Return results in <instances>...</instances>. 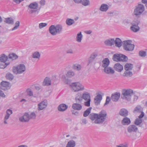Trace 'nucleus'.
I'll return each instance as SVG.
<instances>
[{"mask_svg": "<svg viewBox=\"0 0 147 147\" xmlns=\"http://www.w3.org/2000/svg\"><path fill=\"white\" fill-rule=\"evenodd\" d=\"M107 116L106 112L105 110H102L98 114H90L89 116V117L92 121L94 120V123L100 124L102 123L105 121Z\"/></svg>", "mask_w": 147, "mask_h": 147, "instance_id": "nucleus-1", "label": "nucleus"}, {"mask_svg": "<svg viewBox=\"0 0 147 147\" xmlns=\"http://www.w3.org/2000/svg\"><path fill=\"white\" fill-rule=\"evenodd\" d=\"M121 97L123 99L130 101L131 99V96L133 94L134 92L131 89H124L122 91Z\"/></svg>", "mask_w": 147, "mask_h": 147, "instance_id": "nucleus-2", "label": "nucleus"}, {"mask_svg": "<svg viewBox=\"0 0 147 147\" xmlns=\"http://www.w3.org/2000/svg\"><path fill=\"white\" fill-rule=\"evenodd\" d=\"M69 85L75 92H78L84 90V86L79 82L71 83L69 84Z\"/></svg>", "mask_w": 147, "mask_h": 147, "instance_id": "nucleus-3", "label": "nucleus"}, {"mask_svg": "<svg viewBox=\"0 0 147 147\" xmlns=\"http://www.w3.org/2000/svg\"><path fill=\"white\" fill-rule=\"evenodd\" d=\"M26 70L25 65L23 64L18 65L16 67H13V68L12 71L13 73L17 74H21L24 72Z\"/></svg>", "mask_w": 147, "mask_h": 147, "instance_id": "nucleus-4", "label": "nucleus"}, {"mask_svg": "<svg viewBox=\"0 0 147 147\" xmlns=\"http://www.w3.org/2000/svg\"><path fill=\"white\" fill-rule=\"evenodd\" d=\"M144 10V6L141 4H138L136 6L134 11V14L137 17H139Z\"/></svg>", "mask_w": 147, "mask_h": 147, "instance_id": "nucleus-5", "label": "nucleus"}, {"mask_svg": "<svg viewBox=\"0 0 147 147\" xmlns=\"http://www.w3.org/2000/svg\"><path fill=\"white\" fill-rule=\"evenodd\" d=\"M82 97L86 101L84 102V105L88 107H90L91 101L90 93L87 92H84L82 95Z\"/></svg>", "mask_w": 147, "mask_h": 147, "instance_id": "nucleus-6", "label": "nucleus"}, {"mask_svg": "<svg viewBox=\"0 0 147 147\" xmlns=\"http://www.w3.org/2000/svg\"><path fill=\"white\" fill-rule=\"evenodd\" d=\"M131 41L127 40L124 41L123 46V49L126 51H132L134 48V45L130 43Z\"/></svg>", "mask_w": 147, "mask_h": 147, "instance_id": "nucleus-7", "label": "nucleus"}, {"mask_svg": "<svg viewBox=\"0 0 147 147\" xmlns=\"http://www.w3.org/2000/svg\"><path fill=\"white\" fill-rule=\"evenodd\" d=\"M10 84L9 82L2 81L0 84V88L3 90H6L10 89Z\"/></svg>", "mask_w": 147, "mask_h": 147, "instance_id": "nucleus-8", "label": "nucleus"}, {"mask_svg": "<svg viewBox=\"0 0 147 147\" xmlns=\"http://www.w3.org/2000/svg\"><path fill=\"white\" fill-rule=\"evenodd\" d=\"M47 104L48 103L47 100H44L38 104V111H40L43 110L47 107Z\"/></svg>", "mask_w": 147, "mask_h": 147, "instance_id": "nucleus-9", "label": "nucleus"}, {"mask_svg": "<svg viewBox=\"0 0 147 147\" xmlns=\"http://www.w3.org/2000/svg\"><path fill=\"white\" fill-rule=\"evenodd\" d=\"M132 26L130 27L131 30L134 32H136L140 30V28L138 26V23L132 22L131 23Z\"/></svg>", "mask_w": 147, "mask_h": 147, "instance_id": "nucleus-10", "label": "nucleus"}, {"mask_svg": "<svg viewBox=\"0 0 147 147\" xmlns=\"http://www.w3.org/2000/svg\"><path fill=\"white\" fill-rule=\"evenodd\" d=\"M120 96V94L119 92H115L111 94V99L113 101L117 102L119 99Z\"/></svg>", "mask_w": 147, "mask_h": 147, "instance_id": "nucleus-11", "label": "nucleus"}, {"mask_svg": "<svg viewBox=\"0 0 147 147\" xmlns=\"http://www.w3.org/2000/svg\"><path fill=\"white\" fill-rule=\"evenodd\" d=\"M30 120L29 115L27 113H26L22 116L19 118L20 121L22 122H27Z\"/></svg>", "mask_w": 147, "mask_h": 147, "instance_id": "nucleus-12", "label": "nucleus"}, {"mask_svg": "<svg viewBox=\"0 0 147 147\" xmlns=\"http://www.w3.org/2000/svg\"><path fill=\"white\" fill-rule=\"evenodd\" d=\"M12 113V110L10 109H8L6 110V114L4 119V123L5 124H7L6 120L9 119L10 115Z\"/></svg>", "mask_w": 147, "mask_h": 147, "instance_id": "nucleus-13", "label": "nucleus"}, {"mask_svg": "<svg viewBox=\"0 0 147 147\" xmlns=\"http://www.w3.org/2000/svg\"><path fill=\"white\" fill-rule=\"evenodd\" d=\"M137 127L134 125H130L127 127V131L129 133L132 132H136L138 130Z\"/></svg>", "mask_w": 147, "mask_h": 147, "instance_id": "nucleus-14", "label": "nucleus"}, {"mask_svg": "<svg viewBox=\"0 0 147 147\" xmlns=\"http://www.w3.org/2000/svg\"><path fill=\"white\" fill-rule=\"evenodd\" d=\"M128 112L127 110L125 109H121L119 111V114L121 116L123 117H126L128 115Z\"/></svg>", "mask_w": 147, "mask_h": 147, "instance_id": "nucleus-15", "label": "nucleus"}, {"mask_svg": "<svg viewBox=\"0 0 147 147\" xmlns=\"http://www.w3.org/2000/svg\"><path fill=\"white\" fill-rule=\"evenodd\" d=\"M102 99V96L100 94L97 95L94 99V102L96 105H98L100 104L101 100Z\"/></svg>", "mask_w": 147, "mask_h": 147, "instance_id": "nucleus-16", "label": "nucleus"}, {"mask_svg": "<svg viewBox=\"0 0 147 147\" xmlns=\"http://www.w3.org/2000/svg\"><path fill=\"white\" fill-rule=\"evenodd\" d=\"M114 67L115 70L119 72H121L123 69V66L119 63L115 64Z\"/></svg>", "mask_w": 147, "mask_h": 147, "instance_id": "nucleus-17", "label": "nucleus"}, {"mask_svg": "<svg viewBox=\"0 0 147 147\" xmlns=\"http://www.w3.org/2000/svg\"><path fill=\"white\" fill-rule=\"evenodd\" d=\"M121 122L123 125H128L131 123V120L129 118L127 117H124Z\"/></svg>", "mask_w": 147, "mask_h": 147, "instance_id": "nucleus-18", "label": "nucleus"}, {"mask_svg": "<svg viewBox=\"0 0 147 147\" xmlns=\"http://www.w3.org/2000/svg\"><path fill=\"white\" fill-rule=\"evenodd\" d=\"M80 103L76 102V103L73 104L72 106V108L75 110H80L82 108V106Z\"/></svg>", "mask_w": 147, "mask_h": 147, "instance_id": "nucleus-19", "label": "nucleus"}, {"mask_svg": "<svg viewBox=\"0 0 147 147\" xmlns=\"http://www.w3.org/2000/svg\"><path fill=\"white\" fill-rule=\"evenodd\" d=\"M67 108V105L65 104H62L58 106V109L59 111L63 112L65 111Z\"/></svg>", "mask_w": 147, "mask_h": 147, "instance_id": "nucleus-20", "label": "nucleus"}, {"mask_svg": "<svg viewBox=\"0 0 147 147\" xmlns=\"http://www.w3.org/2000/svg\"><path fill=\"white\" fill-rule=\"evenodd\" d=\"M109 6L107 4H102L99 8V10L103 12H106L108 9Z\"/></svg>", "mask_w": 147, "mask_h": 147, "instance_id": "nucleus-21", "label": "nucleus"}, {"mask_svg": "<svg viewBox=\"0 0 147 147\" xmlns=\"http://www.w3.org/2000/svg\"><path fill=\"white\" fill-rule=\"evenodd\" d=\"M104 43L107 46H112L115 43V40L113 38L107 39L105 41Z\"/></svg>", "mask_w": 147, "mask_h": 147, "instance_id": "nucleus-22", "label": "nucleus"}, {"mask_svg": "<svg viewBox=\"0 0 147 147\" xmlns=\"http://www.w3.org/2000/svg\"><path fill=\"white\" fill-rule=\"evenodd\" d=\"M56 29L55 25H51L49 28V32L52 35H55L57 34Z\"/></svg>", "mask_w": 147, "mask_h": 147, "instance_id": "nucleus-23", "label": "nucleus"}, {"mask_svg": "<svg viewBox=\"0 0 147 147\" xmlns=\"http://www.w3.org/2000/svg\"><path fill=\"white\" fill-rule=\"evenodd\" d=\"M38 7V3L36 2L32 3L28 5V7L29 8L34 9L37 10L39 8Z\"/></svg>", "mask_w": 147, "mask_h": 147, "instance_id": "nucleus-24", "label": "nucleus"}, {"mask_svg": "<svg viewBox=\"0 0 147 147\" xmlns=\"http://www.w3.org/2000/svg\"><path fill=\"white\" fill-rule=\"evenodd\" d=\"M102 67L104 68L108 67L109 63L110 61L108 58H105L102 61Z\"/></svg>", "mask_w": 147, "mask_h": 147, "instance_id": "nucleus-25", "label": "nucleus"}, {"mask_svg": "<svg viewBox=\"0 0 147 147\" xmlns=\"http://www.w3.org/2000/svg\"><path fill=\"white\" fill-rule=\"evenodd\" d=\"M104 71L107 74H113L115 73L114 71L109 67H107L104 68Z\"/></svg>", "mask_w": 147, "mask_h": 147, "instance_id": "nucleus-26", "label": "nucleus"}, {"mask_svg": "<svg viewBox=\"0 0 147 147\" xmlns=\"http://www.w3.org/2000/svg\"><path fill=\"white\" fill-rule=\"evenodd\" d=\"M83 98L81 94L78 93L75 97L76 102L77 103H81L82 101Z\"/></svg>", "mask_w": 147, "mask_h": 147, "instance_id": "nucleus-27", "label": "nucleus"}, {"mask_svg": "<svg viewBox=\"0 0 147 147\" xmlns=\"http://www.w3.org/2000/svg\"><path fill=\"white\" fill-rule=\"evenodd\" d=\"M55 28L56 29V32L57 34H59L61 33L62 30V26L60 24H58L55 26Z\"/></svg>", "mask_w": 147, "mask_h": 147, "instance_id": "nucleus-28", "label": "nucleus"}, {"mask_svg": "<svg viewBox=\"0 0 147 147\" xmlns=\"http://www.w3.org/2000/svg\"><path fill=\"white\" fill-rule=\"evenodd\" d=\"M51 84V82L50 78L46 77L44 81L43 85V86H49Z\"/></svg>", "mask_w": 147, "mask_h": 147, "instance_id": "nucleus-29", "label": "nucleus"}, {"mask_svg": "<svg viewBox=\"0 0 147 147\" xmlns=\"http://www.w3.org/2000/svg\"><path fill=\"white\" fill-rule=\"evenodd\" d=\"M4 22L9 24H14V20L11 17L5 18Z\"/></svg>", "mask_w": 147, "mask_h": 147, "instance_id": "nucleus-30", "label": "nucleus"}, {"mask_svg": "<svg viewBox=\"0 0 147 147\" xmlns=\"http://www.w3.org/2000/svg\"><path fill=\"white\" fill-rule=\"evenodd\" d=\"M115 46L118 47H120L122 46V41L119 38H116L115 40Z\"/></svg>", "mask_w": 147, "mask_h": 147, "instance_id": "nucleus-31", "label": "nucleus"}, {"mask_svg": "<svg viewBox=\"0 0 147 147\" xmlns=\"http://www.w3.org/2000/svg\"><path fill=\"white\" fill-rule=\"evenodd\" d=\"M8 59V57L4 54L0 55V61L1 62L5 63Z\"/></svg>", "mask_w": 147, "mask_h": 147, "instance_id": "nucleus-32", "label": "nucleus"}, {"mask_svg": "<svg viewBox=\"0 0 147 147\" xmlns=\"http://www.w3.org/2000/svg\"><path fill=\"white\" fill-rule=\"evenodd\" d=\"M97 56V55L95 53H93L90 56V57L89 60L88 62L89 63H92L94 60L95 59V58Z\"/></svg>", "mask_w": 147, "mask_h": 147, "instance_id": "nucleus-33", "label": "nucleus"}, {"mask_svg": "<svg viewBox=\"0 0 147 147\" xmlns=\"http://www.w3.org/2000/svg\"><path fill=\"white\" fill-rule=\"evenodd\" d=\"M74 72L72 70H69L68 71L66 74V76L67 78H71L75 75Z\"/></svg>", "mask_w": 147, "mask_h": 147, "instance_id": "nucleus-34", "label": "nucleus"}, {"mask_svg": "<svg viewBox=\"0 0 147 147\" xmlns=\"http://www.w3.org/2000/svg\"><path fill=\"white\" fill-rule=\"evenodd\" d=\"M74 20L70 18H67L66 19L65 22L66 24L69 26L75 23Z\"/></svg>", "mask_w": 147, "mask_h": 147, "instance_id": "nucleus-35", "label": "nucleus"}, {"mask_svg": "<svg viewBox=\"0 0 147 147\" xmlns=\"http://www.w3.org/2000/svg\"><path fill=\"white\" fill-rule=\"evenodd\" d=\"M76 145L75 142L73 140L69 141L66 146V147H74Z\"/></svg>", "mask_w": 147, "mask_h": 147, "instance_id": "nucleus-36", "label": "nucleus"}, {"mask_svg": "<svg viewBox=\"0 0 147 147\" xmlns=\"http://www.w3.org/2000/svg\"><path fill=\"white\" fill-rule=\"evenodd\" d=\"M120 54H115L113 55V59L116 61H120Z\"/></svg>", "mask_w": 147, "mask_h": 147, "instance_id": "nucleus-37", "label": "nucleus"}, {"mask_svg": "<svg viewBox=\"0 0 147 147\" xmlns=\"http://www.w3.org/2000/svg\"><path fill=\"white\" fill-rule=\"evenodd\" d=\"M6 79L10 81L12 80L14 78L13 75L9 72L7 73L5 76Z\"/></svg>", "mask_w": 147, "mask_h": 147, "instance_id": "nucleus-38", "label": "nucleus"}, {"mask_svg": "<svg viewBox=\"0 0 147 147\" xmlns=\"http://www.w3.org/2000/svg\"><path fill=\"white\" fill-rule=\"evenodd\" d=\"M133 67V64L131 63H127L124 66V69L126 70H131Z\"/></svg>", "mask_w": 147, "mask_h": 147, "instance_id": "nucleus-39", "label": "nucleus"}, {"mask_svg": "<svg viewBox=\"0 0 147 147\" xmlns=\"http://www.w3.org/2000/svg\"><path fill=\"white\" fill-rule=\"evenodd\" d=\"M81 66L80 64H75L73 65L72 68L73 69L80 71L81 69Z\"/></svg>", "mask_w": 147, "mask_h": 147, "instance_id": "nucleus-40", "label": "nucleus"}, {"mask_svg": "<svg viewBox=\"0 0 147 147\" xmlns=\"http://www.w3.org/2000/svg\"><path fill=\"white\" fill-rule=\"evenodd\" d=\"M18 58V56L13 53H11L9 55V58L12 60L17 59Z\"/></svg>", "mask_w": 147, "mask_h": 147, "instance_id": "nucleus-41", "label": "nucleus"}, {"mask_svg": "<svg viewBox=\"0 0 147 147\" xmlns=\"http://www.w3.org/2000/svg\"><path fill=\"white\" fill-rule=\"evenodd\" d=\"M83 36L81 32L77 34L76 36V40L78 42H81Z\"/></svg>", "mask_w": 147, "mask_h": 147, "instance_id": "nucleus-42", "label": "nucleus"}, {"mask_svg": "<svg viewBox=\"0 0 147 147\" xmlns=\"http://www.w3.org/2000/svg\"><path fill=\"white\" fill-rule=\"evenodd\" d=\"M92 108V107H89L84 112L83 116L84 117H86L90 113Z\"/></svg>", "mask_w": 147, "mask_h": 147, "instance_id": "nucleus-43", "label": "nucleus"}, {"mask_svg": "<svg viewBox=\"0 0 147 147\" xmlns=\"http://www.w3.org/2000/svg\"><path fill=\"white\" fill-rule=\"evenodd\" d=\"M132 75V72L129 71V70H126L123 73L124 76L131 77Z\"/></svg>", "mask_w": 147, "mask_h": 147, "instance_id": "nucleus-44", "label": "nucleus"}, {"mask_svg": "<svg viewBox=\"0 0 147 147\" xmlns=\"http://www.w3.org/2000/svg\"><path fill=\"white\" fill-rule=\"evenodd\" d=\"M120 61H126L128 60L127 57L126 56L121 54H120Z\"/></svg>", "mask_w": 147, "mask_h": 147, "instance_id": "nucleus-45", "label": "nucleus"}, {"mask_svg": "<svg viewBox=\"0 0 147 147\" xmlns=\"http://www.w3.org/2000/svg\"><path fill=\"white\" fill-rule=\"evenodd\" d=\"M32 57L33 58L39 59L40 57V55L38 52L36 51L32 54Z\"/></svg>", "mask_w": 147, "mask_h": 147, "instance_id": "nucleus-46", "label": "nucleus"}, {"mask_svg": "<svg viewBox=\"0 0 147 147\" xmlns=\"http://www.w3.org/2000/svg\"><path fill=\"white\" fill-rule=\"evenodd\" d=\"M81 3L82 5L84 6H87L90 4V2L89 0H81Z\"/></svg>", "mask_w": 147, "mask_h": 147, "instance_id": "nucleus-47", "label": "nucleus"}, {"mask_svg": "<svg viewBox=\"0 0 147 147\" xmlns=\"http://www.w3.org/2000/svg\"><path fill=\"white\" fill-rule=\"evenodd\" d=\"M141 109V107L140 105H138L134 109L133 112L134 113L140 112L142 110Z\"/></svg>", "mask_w": 147, "mask_h": 147, "instance_id": "nucleus-48", "label": "nucleus"}, {"mask_svg": "<svg viewBox=\"0 0 147 147\" xmlns=\"http://www.w3.org/2000/svg\"><path fill=\"white\" fill-rule=\"evenodd\" d=\"M142 122V119L138 118L136 119L134 123L136 125L138 126L140 125Z\"/></svg>", "mask_w": 147, "mask_h": 147, "instance_id": "nucleus-49", "label": "nucleus"}, {"mask_svg": "<svg viewBox=\"0 0 147 147\" xmlns=\"http://www.w3.org/2000/svg\"><path fill=\"white\" fill-rule=\"evenodd\" d=\"M20 24L19 21H16L15 23V26L11 30L13 31L17 29L19 26Z\"/></svg>", "mask_w": 147, "mask_h": 147, "instance_id": "nucleus-50", "label": "nucleus"}, {"mask_svg": "<svg viewBox=\"0 0 147 147\" xmlns=\"http://www.w3.org/2000/svg\"><path fill=\"white\" fill-rule=\"evenodd\" d=\"M9 64V63H6L4 62H2L1 63H0V68H4Z\"/></svg>", "mask_w": 147, "mask_h": 147, "instance_id": "nucleus-51", "label": "nucleus"}, {"mask_svg": "<svg viewBox=\"0 0 147 147\" xmlns=\"http://www.w3.org/2000/svg\"><path fill=\"white\" fill-rule=\"evenodd\" d=\"M139 56L142 57H145L146 55V52L144 51H140L139 53Z\"/></svg>", "mask_w": 147, "mask_h": 147, "instance_id": "nucleus-52", "label": "nucleus"}, {"mask_svg": "<svg viewBox=\"0 0 147 147\" xmlns=\"http://www.w3.org/2000/svg\"><path fill=\"white\" fill-rule=\"evenodd\" d=\"M26 92L27 94L29 96H33V93L31 90L30 89L28 88Z\"/></svg>", "mask_w": 147, "mask_h": 147, "instance_id": "nucleus-53", "label": "nucleus"}, {"mask_svg": "<svg viewBox=\"0 0 147 147\" xmlns=\"http://www.w3.org/2000/svg\"><path fill=\"white\" fill-rule=\"evenodd\" d=\"M47 25V24L44 23H41L39 24V28L40 29H41L44 27L46 26Z\"/></svg>", "mask_w": 147, "mask_h": 147, "instance_id": "nucleus-54", "label": "nucleus"}, {"mask_svg": "<svg viewBox=\"0 0 147 147\" xmlns=\"http://www.w3.org/2000/svg\"><path fill=\"white\" fill-rule=\"evenodd\" d=\"M30 116V119H34L36 118V115L35 113L34 112H32L31 113L30 115H29Z\"/></svg>", "mask_w": 147, "mask_h": 147, "instance_id": "nucleus-55", "label": "nucleus"}, {"mask_svg": "<svg viewBox=\"0 0 147 147\" xmlns=\"http://www.w3.org/2000/svg\"><path fill=\"white\" fill-rule=\"evenodd\" d=\"M110 100H111V99H110V97L108 96H107L106 100V102L105 103V104L104 105V106H105L108 104L109 103L110 101Z\"/></svg>", "mask_w": 147, "mask_h": 147, "instance_id": "nucleus-56", "label": "nucleus"}, {"mask_svg": "<svg viewBox=\"0 0 147 147\" xmlns=\"http://www.w3.org/2000/svg\"><path fill=\"white\" fill-rule=\"evenodd\" d=\"M116 147H128V145L125 143L120 144L119 145H117Z\"/></svg>", "mask_w": 147, "mask_h": 147, "instance_id": "nucleus-57", "label": "nucleus"}, {"mask_svg": "<svg viewBox=\"0 0 147 147\" xmlns=\"http://www.w3.org/2000/svg\"><path fill=\"white\" fill-rule=\"evenodd\" d=\"M40 7H39L37 10H31L29 12L30 13L32 14L33 13L36 12L37 11H38H38H40Z\"/></svg>", "mask_w": 147, "mask_h": 147, "instance_id": "nucleus-58", "label": "nucleus"}, {"mask_svg": "<svg viewBox=\"0 0 147 147\" xmlns=\"http://www.w3.org/2000/svg\"><path fill=\"white\" fill-rule=\"evenodd\" d=\"M81 121L82 122L81 123V124L82 125H85L87 123V120L85 118L82 119Z\"/></svg>", "mask_w": 147, "mask_h": 147, "instance_id": "nucleus-59", "label": "nucleus"}, {"mask_svg": "<svg viewBox=\"0 0 147 147\" xmlns=\"http://www.w3.org/2000/svg\"><path fill=\"white\" fill-rule=\"evenodd\" d=\"M66 53H67L68 54H73L74 53L73 51L72 50V49H69L68 50H67L66 51Z\"/></svg>", "mask_w": 147, "mask_h": 147, "instance_id": "nucleus-60", "label": "nucleus"}, {"mask_svg": "<svg viewBox=\"0 0 147 147\" xmlns=\"http://www.w3.org/2000/svg\"><path fill=\"white\" fill-rule=\"evenodd\" d=\"M45 0H41L40 1V4L41 6H44L45 4Z\"/></svg>", "mask_w": 147, "mask_h": 147, "instance_id": "nucleus-61", "label": "nucleus"}, {"mask_svg": "<svg viewBox=\"0 0 147 147\" xmlns=\"http://www.w3.org/2000/svg\"><path fill=\"white\" fill-rule=\"evenodd\" d=\"M71 112L72 114H74L76 116L79 115V112L77 111H75L74 110H73L71 111Z\"/></svg>", "mask_w": 147, "mask_h": 147, "instance_id": "nucleus-62", "label": "nucleus"}, {"mask_svg": "<svg viewBox=\"0 0 147 147\" xmlns=\"http://www.w3.org/2000/svg\"><path fill=\"white\" fill-rule=\"evenodd\" d=\"M0 96L2 97L5 98V95L4 94L3 91L0 90Z\"/></svg>", "mask_w": 147, "mask_h": 147, "instance_id": "nucleus-63", "label": "nucleus"}, {"mask_svg": "<svg viewBox=\"0 0 147 147\" xmlns=\"http://www.w3.org/2000/svg\"><path fill=\"white\" fill-rule=\"evenodd\" d=\"M144 112H142L140 115L138 116V118L141 119L144 116Z\"/></svg>", "mask_w": 147, "mask_h": 147, "instance_id": "nucleus-64", "label": "nucleus"}]
</instances>
